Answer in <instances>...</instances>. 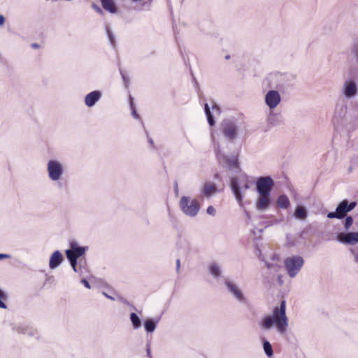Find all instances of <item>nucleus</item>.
I'll return each instance as SVG.
<instances>
[{
    "mask_svg": "<svg viewBox=\"0 0 358 358\" xmlns=\"http://www.w3.org/2000/svg\"><path fill=\"white\" fill-rule=\"evenodd\" d=\"M106 31H107L108 37L110 41V43L113 45L114 43L113 34L108 27L106 28Z\"/></svg>",
    "mask_w": 358,
    "mask_h": 358,
    "instance_id": "c9c22d12",
    "label": "nucleus"
},
{
    "mask_svg": "<svg viewBox=\"0 0 358 358\" xmlns=\"http://www.w3.org/2000/svg\"><path fill=\"white\" fill-rule=\"evenodd\" d=\"M206 212L208 215L214 216L215 215L216 210H215V208L213 206H210L208 207Z\"/></svg>",
    "mask_w": 358,
    "mask_h": 358,
    "instance_id": "72a5a7b5",
    "label": "nucleus"
},
{
    "mask_svg": "<svg viewBox=\"0 0 358 358\" xmlns=\"http://www.w3.org/2000/svg\"><path fill=\"white\" fill-rule=\"evenodd\" d=\"M209 271L215 278L220 277L222 275L220 267L215 263H213L209 266Z\"/></svg>",
    "mask_w": 358,
    "mask_h": 358,
    "instance_id": "a878e982",
    "label": "nucleus"
},
{
    "mask_svg": "<svg viewBox=\"0 0 358 358\" xmlns=\"http://www.w3.org/2000/svg\"><path fill=\"white\" fill-rule=\"evenodd\" d=\"M158 323V320H154L152 319L148 320L145 322L144 326L145 331L148 333L153 332L157 327V324Z\"/></svg>",
    "mask_w": 358,
    "mask_h": 358,
    "instance_id": "393cba45",
    "label": "nucleus"
},
{
    "mask_svg": "<svg viewBox=\"0 0 358 358\" xmlns=\"http://www.w3.org/2000/svg\"><path fill=\"white\" fill-rule=\"evenodd\" d=\"M289 200L286 195L282 194L278 196L277 199V205L280 208L286 209L289 206Z\"/></svg>",
    "mask_w": 358,
    "mask_h": 358,
    "instance_id": "5701e85b",
    "label": "nucleus"
},
{
    "mask_svg": "<svg viewBox=\"0 0 358 358\" xmlns=\"http://www.w3.org/2000/svg\"><path fill=\"white\" fill-rule=\"evenodd\" d=\"M216 156L220 164L230 170L238 171L239 164L236 156L228 157L222 154L220 151L216 152Z\"/></svg>",
    "mask_w": 358,
    "mask_h": 358,
    "instance_id": "1a4fd4ad",
    "label": "nucleus"
},
{
    "mask_svg": "<svg viewBox=\"0 0 358 358\" xmlns=\"http://www.w3.org/2000/svg\"><path fill=\"white\" fill-rule=\"evenodd\" d=\"M216 191L217 187L213 182H206L201 188L202 194L206 197L213 196L216 193Z\"/></svg>",
    "mask_w": 358,
    "mask_h": 358,
    "instance_id": "a211bd4d",
    "label": "nucleus"
},
{
    "mask_svg": "<svg viewBox=\"0 0 358 358\" xmlns=\"http://www.w3.org/2000/svg\"><path fill=\"white\" fill-rule=\"evenodd\" d=\"M274 182L270 176L260 177L256 182V189L258 194L271 195Z\"/></svg>",
    "mask_w": 358,
    "mask_h": 358,
    "instance_id": "6e6552de",
    "label": "nucleus"
},
{
    "mask_svg": "<svg viewBox=\"0 0 358 358\" xmlns=\"http://www.w3.org/2000/svg\"><path fill=\"white\" fill-rule=\"evenodd\" d=\"M130 105H131V115L132 116L136 118V119H138L139 118V115L137 114V112L135 109V107L134 106V103H133V100H132V98L130 96Z\"/></svg>",
    "mask_w": 358,
    "mask_h": 358,
    "instance_id": "2f4dec72",
    "label": "nucleus"
},
{
    "mask_svg": "<svg viewBox=\"0 0 358 358\" xmlns=\"http://www.w3.org/2000/svg\"><path fill=\"white\" fill-rule=\"evenodd\" d=\"M63 261V256L59 250L55 251L50 258L49 266L51 269L58 267Z\"/></svg>",
    "mask_w": 358,
    "mask_h": 358,
    "instance_id": "dca6fc26",
    "label": "nucleus"
},
{
    "mask_svg": "<svg viewBox=\"0 0 358 358\" xmlns=\"http://www.w3.org/2000/svg\"><path fill=\"white\" fill-rule=\"evenodd\" d=\"M267 122L270 125L275 126L279 124L281 122L280 115L271 110L268 116H267Z\"/></svg>",
    "mask_w": 358,
    "mask_h": 358,
    "instance_id": "6ab92c4d",
    "label": "nucleus"
},
{
    "mask_svg": "<svg viewBox=\"0 0 358 358\" xmlns=\"http://www.w3.org/2000/svg\"><path fill=\"white\" fill-rule=\"evenodd\" d=\"M103 294L108 299H113V297L110 296L109 295L106 294V293H103Z\"/></svg>",
    "mask_w": 358,
    "mask_h": 358,
    "instance_id": "de8ad7c7",
    "label": "nucleus"
},
{
    "mask_svg": "<svg viewBox=\"0 0 358 358\" xmlns=\"http://www.w3.org/2000/svg\"><path fill=\"white\" fill-rule=\"evenodd\" d=\"M121 74H122V79L124 80V83L125 85L127 86V85L128 79L127 78L126 76L122 72H121Z\"/></svg>",
    "mask_w": 358,
    "mask_h": 358,
    "instance_id": "ea45409f",
    "label": "nucleus"
},
{
    "mask_svg": "<svg viewBox=\"0 0 358 358\" xmlns=\"http://www.w3.org/2000/svg\"><path fill=\"white\" fill-rule=\"evenodd\" d=\"M149 142H150L151 144H152V143H153V141H152V138H150V139H149Z\"/></svg>",
    "mask_w": 358,
    "mask_h": 358,
    "instance_id": "603ef678",
    "label": "nucleus"
},
{
    "mask_svg": "<svg viewBox=\"0 0 358 358\" xmlns=\"http://www.w3.org/2000/svg\"><path fill=\"white\" fill-rule=\"evenodd\" d=\"M304 264L303 259L300 256H293L285 260V268L290 278H294L301 269Z\"/></svg>",
    "mask_w": 358,
    "mask_h": 358,
    "instance_id": "20e7f679",
    "label": "nucleus"
},
{
    "mask_svg": "<svg viewBox=\"0 0 358 358\" xmlns=\"http://www.w3.org/2000/svg\"><path fill=\"white\" fill-rule=\"evenodd\" d=\"M175 191H176V193H178V185H177V184L176 185Z\"/></svg>",
    "mask_w": 358,
    "mask_h": 358,
    "instance_id": "3c124183",
    "label": "nucleus"
},
{
    "mask_svg": "<svg viewBox=\"0 0 358 358\" xmlns=\"http://www.w3.org/2000/svg\"><path fill=\"white\" fill-rule=\"evenodd\" d=\"M10 257V255H6V254H0V261L3 259H6V258H9Z\"/></svg>",
    "mask_w": 358,
    "mask_h": 358,
    "instance_id": "79ce46f5",
    "label": "nucleus"
},
{
    "mask_svg": "<svg viewBox=\"0 0 358 358\" xmlns=\"http://www.w3.org/2000/svg\"><path fill=\"white\" fill-rule=\"evenodd\" d=\"M5 22V17L3 15H0V26H2Z\"/></svg>",
    "mask_w": 358,
    "mask_h": 358,
    "instance_id": "a19ab883",
    "label": "nucleus"
},
{
    "mask_svg": "<svg viewBox=\"0 0 358 358\" xmlns=\"http://www.w3.org/2000/svg\"><path fill=\"white\" fill-rule=\"evenodd\" d=\"M31 47L34 48H39V45L37 43H32Z\"/></svg>",
    "mask_w": 358,
    "mask_h": 358,
    "instance_id": "c03bdc74",
    "label": "nucleus"
},
{
    "mask_svg": "<svg viewBox=\"0 0 358 358\" xmlns=\"http://www.w3.org/2000/svg\"><path fill=\"white\" fill-rule=\"evenodd\" d=\"M243 188L248 189H249V185L248 184H245Z\"/></svg>",
    "mask_w": 358,
    "mask_h": 358,
    "instance_id": "49530a36",
    "label": "nucleus"
},
{
    "mask_svg": "<svg viewBox=\"0 0 358 358\" xmlns=\"http://www.w3.org/2000/svg\"><path fill=\"white\" fill-rule=\"evenodd\" d=\"M224 285L227 288V292L229 293L234 299L241 303H246L247 298L244 295L240 286L236 282L226 279L224 280Z\"/></svg>",
    "mask_w": 358,
    "mask_h": 358,
    "instance_id": "423d86ee",
    "label": "nucleus"
},
{
    "mask_svg": "<svg viewBox=\"0 0 358 358\" xmlns=\"http://www.w3.org/2000/svg\"><path fill=\"white\" fill-rule=\"evenodd\" d=\"M92 7L93 8L94 10H95L97 13H99V14H102L103 13V10H101V8L96 5V4H92Z\"/></svg>",
    "mask_w": 358,
    "mask_h": 358,
    "instance_id": "e433bc0d",
    "label": "nucleus"
},
{
    "mask_svg": "<svg viewBox=\"0 0 358 358\" xmlns=\"http://www.w3.org/2000/svg\"><path fill=\"white\" fill-rule=\"evenodd\" d=\"M231 188L235 196V198L238 203L242 206L243 196L241 192V189L238 185V180L236 178H232L230 182Z\"/></svg>",
    "mask_w": 358,
    "mask_h": 358,
    "instance_id": "2eb2a0df",
    "label": "nucleus"
},
{
    "mask_svg": "<svg viewBox=\"0 0 358 358\" xmlns=\"http://www.w3.org/2000/svg\"><path fill=\"white\" fill-rule=\"evenodd\" d=\"M353 223V218L351 216H347L345 217L344 227L345 230H348Z\"/></svg>",
    "mask_w": 358,
    "mask_h": 358,
    "instance_id": "c756f323",
    "label": "nucleus"
},
{
    "mask_svg": "<svg viewBox=\"0 0 358 358\" xmlns=\"http://www.w3.org/2000/svg\"><path fill=\"white\" fill-rule=\"evenodd\" d=\"M356 262L358 263V253L355 255Z\"/></svg>",
    "mask_w": 358,
    "mask_h": 358,
    "instance_id": "09e8293b",
    "label": "nucleus"
},
{
    "mask_svg": "<svg viewBox=\"0 0 358 358\" xmlns=\"http://www.w3.org/2000/svg\"><path fill=\"white\" fill-rule=\"evenodd\" d=\"M266 266L268 269L273 270L274 271H277L278 268V266L277 264H268L266 262Z\"/></svg>",
    "mask_w": 358,
    "mask_h": 358,
    "instance_id": "f704fd0d",
    "label": "nucleus"
},
{
    "mask_svg": "<svg viewBox=\"0 0 358 358\" xmlns=\"http://www.w3.org/2000/svg\"><path fill=\"white\" fill-rule=\"evenodd\" d=\"M222 131L224 138L230 141H234L238 136L237 124L231 120H224L222 122Z\"/></svg>",
    "mask_w": 358,
    "mask_h": 358,
    "instance_id": "0eeeda50",
    "label": "nucleus"
},
{
    "mask_svg": "<svg viewBox=\"0 0 358 358\" xmlns=\"http://www.w3.org/2000/svg\"><path fill=\"white\" fill-rule=\"evenodd\" d=\"M71 263V266L73 268V270L75 271V272H78V268H77V260L76 261H71L70 262Z\"/></svg>",
    "mask_w": 358,
    "mask_h": 358,
    "instance_id": "4c0bfd02",
    "label": "nucleus"
},
{
    "mask_svg": "<svg viewBox=\"0 0 358 358\" xmlns=\"http://www.w3.org/2000/svg\"><path fill=\"white\" fill-rule=\"evenodd\" d=\"M47 172L52 181H58L62 178L64 169L59 161L51 159L47 164Z\"/></svg>",
    "mask_w": 358,
    "mask_h": 358,
    "instance_id": "39448f33",
    "label": "nucleus"
},
{
    "mask_svg": "<svg viewBox=\"0 0 358 358\" xmlns=\"http://www.w3.org/2000/svg\"><path fill=\"white\" fill-rule=\"evenodd\" d=\"M205 113L207 116V119H208V122L210 126L214 125L215 121H214V119L213 117V115L211 114V112H210V108H209L208 103L205 104Z\"/></svg>",
    "mask_w": 358,
    "mask_h": 358,
    "instance_id": "c85d7f7f",
    "label": "nucleus"
},
{
    "mask_svg": "<svg viewBox=\"0 0 358 358\" xmlns=\"http://www.w3.org/2000/svg\"><path fill=\"white\" fill-rule=\"evenodd\" d=\"M66 255L68 259L71 261H76L78 259L77 257L73 253V252L69 249L66 250Z\"/></svg>",
    "mask_w": 358,
    "mask_h": 358,
    "instance_id": "7c9ffc66",
    "label": "nucleus"
},
{
    "mask_svg": "<svg viewBox=\"0 0 358 358\" xmlns=\"http://www.w3.org/2000/svg\"><path fill=\"white\" fill-rule=\"evenodd\" d=\"M179 206L185 215L192 217H195L200 210V204L196 199L185 196L180 198Z\"/></svg>",
    "mask_w": 358,
    "mask_h": 358,
    "instance_id": "f03ea898",
    "label": "nucleus"
},
{
    "mask_svg": "<svg viewBox=\"0 0 358 358\" xmlns=\"http://www.w3.org/2000/svg\"><path fill=\"white\" fill-rule=\"evenodd\" d=\"M337 240L343 243L355 245L358 243V232L340 233L337 236Z\"/></svg>",
    "mask_w": 358,
    "mask_h": 358,
    "instance_id": "ddd939ff",
    "label": "nucleus"
},
{
    "mask_svg": "<svg viewBox=\"0 0 358 358\" xmlns=\"http://www.w3.org/2000/svg\"><path fill=\"white\" fill-rule=\"evenodd\" d=\"M81 282L85 285V287L86 288H87V289H90V288H91L89 282H88L87 280H85V279H83V280H81Z\"/></svg>",
    "mask_w": 358,
    "mask_h": 358,
    "instance_id": "58836bf2",
    "label": "nucleus"
},
{
    "mask_svg": "<svg viewBox=\"0 0 358 358\" xmlns=\"http://www.w3.org/2000/svg\"><path fill=\"white\" fill-rule=\"evenodd\" d=\"M356 206V201L349 202L346 199L343 200L338 203L335 212H330L327 214V217L329 219H343L346 216V214L352 210Z\"/></svg>",
    "mask_w": 358,
    "mask_h": 358,
    "instance_id": "7ed1b4c3",
    "label": "nucleus"
},
{
    "mask_svg": "<svg viewBox=\"0 0 358 358\" xmlns=\"http://www.w3.org/2000/svg\"><path fill=\"white\" fill-rule=\"evenodd\" d=\"M70 250L73 252L76 257H77V258H79L85 254L86 248L78 246L76 243H71Z\"/></svg>",
    "mask_w": 358,
    "mask_h": 358,
    "instance_id": "4be33fe9",
    "label": "nucleus"
},
{
    "mask_svg": "<svg viewBox=\"0 0 358 358\" xmlns=\"http://www.w3.org/2000/svg\"><path fill=\"white\" fill-rule=\"evenodd\" d=\"M350 55L358 66V41L351 45L350 49Z\"/></svg>",
    "mask_w": 358,
    "mask_h": 358,
    "instance_id": "b1692460",
    "label": "nucleus"
},
{
    "mask_svg": "<svg viewBox=\"0 0 358 358\" xmlns=\"http://www.w3.org/2000/svg\"><path fill=\"white\" fill-rule=\"evenodd\" d=\"M147 352H148V355H150V348H148V349H147Z\"/></svg>",
    "mask_w": 358,
    "mask_h": 358,
    "instance_id": "8fccbe9b",
    "label": "nucleus"
},
{
    "mask_svg": "<svg viewBox=\"0 0 358 358\" xmlns=\"http://www.w3.org/2000/svg\"><path fill=\"white\" fill-rule=\"evenodd\" d=\"M180 266V259H177V261H176V271H177V272L179 271Z\"/></svg>",
    "mask_w": 358,
    "mask_h": 358,
    "instance_id": "37998d69",
    "label": "nucleus"
},
{
    "mask_svg": "<svg viewBox=\"0 0 358 358\" xmlns=\"http://www.w3.org/2000/svg\"><path fill=\"white\" fill-rule=\"evenodd\" d=\"M272 199L271 195L268 194H258L256 199L255 206L257 211L264 212L267 210L271 206Z\"/></svg>",
    "mask_w": 358,
    "mask_h": 358,
    "instance_id": "9d476101",
    "label": "nucleus"
},
{
    "mask_svg": "<svg viewBox=\"0 0 358 358\" xmlns=\"http://www.w3.org/2000/svg\"><path fill=\"white\" fill-rule=\"evenodd\" d=\"M213 110H216L217 112H219V110H220L219 108L217 106H213Z\"/></svg>",
    "mask_w": 358,
    "mask_h": 358,
    "instance_id": "a18cd8bd",
    "label": "nucleus"
},
{
    "mask_svg": "<svg viewBox=\"0 0 358 358\" xmlns=\"http://www.w3.org/2000/svg\"><path fill=\"white\" fill-rule=\"evenodd\" d=\"M101 96L99 91H93L85 96V103L88 107H92L100 99Z\"/></svg>",
    "mask_w": 358,
    "mask_h": 358,
    "instance_id": "f3484780",
    "label": "nucleus"
},
{
    "mask_svg": "<svg viewBox=\"0 0 358 358\" xmlns=\"http://www.w3.org/2000/svg\"><path fill=\"white\" fill-rule=\"evenodd\" d=\"M347 111V106L343 104H337L332 117V123L335 127H338L343 122Z\"/></svg>",
    "mask_w": 358,
    "mask_h": 358,
    "instance_id": "f8f14e48",
    "label": "nucleus"
},
{
    "mask_svg": "<svg viewBox=\"0 0 358 358\" xmlns=\"http://www.w3.org/2000/svg\"><path fill=\"white\" fill-rule=\"evenodd\" d=\"M289 326V319L286 315V302L282 301L279 307L273 308L272 315L264 316L260 327L265 330L275 327L276 331L280 335L286 334Z\"/></svg>",
    "mask_w": 358,
    "mask_h": 358,
    "instance_id": "f257e3e1",
    "label": "nucleus"
},
{
    "mask_svg": "<svg viewBox=\"0 0 358 358\" xmlns=\"http://www.w3.org/2000/svg\"><path fill=\"white\" fill-rule=\"evenodd\" d=\"M6 298V294L3 290L0 289V308H6V305L3 302V299Z\"/></svg>",
    "mask_w": 358,
    "mask_h": 358,
    "instance_id": "473e14b6",
    "label": "nucleus"
},
{
    "mask_svg": "<svg viewBox=\"0 0 358 358\" xmlns=\"http://www.w3.org/2000/svg\"><path fill=\"white\" fill-rule=\"evenodd\" d=\"M263 348L265 354L268 357H271L273 355V351L271 343L268 341H264L263 343Z\"/></svg>",
    "mask_w": 358,
    "mask_h": 358,
    "instance_id": "cd10ccee",
    "label": "nucleus"
},
{
    "mask_svg": "<svg viewBox=\"0 0 358 358\" xmlns=\"http://www.w3.org/2000/svg\"><path fill=\"white\" fill-rule=\"evenodd\" d=\"M343 95L348 99L354 97L357 93V87L356 83L353 80L345 81L343 86Z\"/></svg>",
    "mask_w": 358,
    "mask_h": 358,
    "instance_id": "4468645a",
    "label": "nucleus"
},
{
    "mask_svg": "<svg viewBox=\"0 0 358 358\" xmlns=\"http://www.w3.org/2000/svg\"><path fill=\"white\" fill-rule=\"evenodd\" d=\"M103 8L111 13L116 12V6L113 0H101Z\"/></svg>",
    "mask_w": 358,
    "mask_h": 358,
    "instance_id": "412c9836",
    "label": "nucleus"
},
{
    "mask_svg": "<svg viewBox=\"0 0 358 358\" xmlns=\"http://www.w3.org/2000/svg\"><path fill=\"white\" fill-rule=\"evenodd\" d=\"M308 213L306 208L303 206H296L294 211V217L298 220H305L307 217Z\"/></svg>",
    "mask_w": 358,
    "mask_h": 358,
    "instance_id": "aec40b11",
    "label": "nucleus"
},
{
    "mask_svg": "<svg viewBox=\"0 0 358 358\" xmlns=\"http://www.w3.org/2000/svg\"><path fill=\"white\" fill-rule=\"evenodd\" d=\"M130 320L134 329H137L141 327V320L136 313H131L130 314Z\"/></svg>",
    "mask_w": 358,
    "mask_h": 358,
    "instance_id": "bb28decb",
    "label": "nucleus"
},
{
    "mask_svg": "<svg viewBox=\"0 0 358 358\" xmlns=\"http://www.w3.org/2000/svg\"><path fill=\"white\" fill-rule=\"evenodd\" d=\"M264 101L266 105L270 110L275 109L280 103L281 96L276 90H269L265 95Z\"/></svg>",
    "mask_w": 358,
    "mask_h": 358,
    "instance_id": "9b49d317",
    "label": "nucleus"
}]
</instances>
